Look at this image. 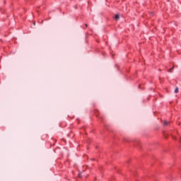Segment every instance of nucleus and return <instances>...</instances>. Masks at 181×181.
<instances>
[{"label": "nucleus", "mask_w": 181, "mask_h": 181, "mask_svg": "<svg viewBox=\"0 0 181 181\" xmlns=\"http://www.w3.org/2000/svg\"><path fill=\"white\" fill-rule=\"evenodd\" d=\"M163 124H164L165 126L168 125V124H169V122H168V121H164Z\"/></svg>", "instance_id": "3"}, {"label": "nucleus", "mask_w": 181, "mask_h": 181, "mask_svg": "<svg viewBox=\"0 0 181 181\" xmlns=\"http://www.w3.org/2000/svg\"><path fill=\"white\" fill-rule=\"evenodd\" d=\"M175 94H177V93H179V88H177V87L175 88Z\"/></svg>", "instance_id": "2"}, {"label": "nucleus", "mask_w": 181, "mask_h": 181, "mask_svg": "<svg viewBox=\"0 0 181 181\" xmlns=\"http://www.w3.org/2000/svg\"><path fill=\"white\" fill-rule=\"evenodd\" d=\"M85 26L87 28V26H88L87 24H85Z\"/></svg>", "instance_id": "6"}, {"label": "nucleus", "mask_w": 181, "mask_h": 181, "mask_svg": "<svg viewBox=\"0 0 181 181\" xmlns=\"http://www.w3.org/2000/svg\"><path fill=\"white\" fill-rule=\"evenodd\" d=\"M172 70H173V68H171V69H170V70L168 71H169V73H172Z\"/></svg>", "instance_id": "4"}, {"label": "nucleus", "mask_w": 181, "mask_h": 181, "mask_svg": "<svg viewBox=\"0 0 181 181\" xmlns=\"http://www.w3.org/2000/svg\"><path fill=\"white\" fill-rule=\"evenodd\" d=\"M115 21H119V14H116L115 16Z\"/></svg>", "instance_id": "1"}, {"label": "nucleus", "mask_w": 181, "mask_h": 181, "mask_svg": "<svg viewBox=\"0 0 181 181\" xmlns=\"http://www.w3.org/2000/svg\"><path fill=\"white\" fill-rule=\"evenodd\" d=\"M78 176H79V177H81V175L79 174Z\"/></svg>", "instance_id": "5"}]
</instances>
